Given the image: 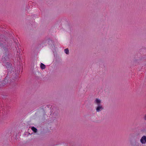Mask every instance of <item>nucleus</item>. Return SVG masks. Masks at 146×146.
I'll return each instance as SVG.
<instances>
[{
  "instance_id": "f257e3e1",
  "label": "nucleus",
  "mask_w": 146,
  "mask_h": 146,
  "mask_svg": "<svg viewBox=\"0 0 146 146\" xmlns=\"http://www.w3.org/2000/svg\"><path fill=\"white\" fill-rule=\"evenodd\" d=\"M141 142L142 143H145L146 142V136H143L140 140Z\"/></svg>"
},
{
  "instance_id": "f03ea898",
  "label": "nucleus",
  "mask_w": 146,
  "mask_h": 146,
  "mask_svg": "<svg viewBox=\"0 0 146 146\" xmlns=\"http://www.w3.org/2000/svg\"><path fill=\"white\" fill-rule=\"evenodd\" d=\"M40 67L42 69H44L46 67L44 64L42 63H41L40 64Z\"/></svg>"
},
{
  "instance_id": "7ed1b4c3",
  "label": "nucleus",
  "mask_w": 146,
  "mask_h": 146,
  "mask_svg": "<svg viewBox=\"0 0 146 146\" xmlns=\"http://www.w3.org/2000/svg\"><path fill=\"white\" fill-rule=\"evenodd\" d=\"M102 108L101 106H98L96 108V111H97L99 112V111L101 109H102Z\"/></svg>"
},
{
  "instance_id": "20e7f679",
  "label": "nucleus",
  "mask_w": 146,
  "mask_h": 146,
  "mask_svg": "<svg viewBox=\"0 0 146 146\" xmlns=\"http://www.w3.org/2000/svg\"><path fill=\"white\" fill-rule=\"evenodd\" d=\"M31 129L35 132H36L37 131V129L34 127H32Z\"/></svg>"
},
{
  "instance_id": "39448f33",
  "label": "nucleus",
  "mask_w": 146,
  "mask_h": 146,
  "mask_svg": "<svg viewBox=\"0 0 146 146\" xmlns=\"http://www.w3.org/2000/svg\"><path fill=\"white\" fill-rule=\"evenodd\" d=\"M95 101L96 103L98 105H99V104L100 102V100L98 99H96Z\"/></svg>"
},
{
  "instance_id": "423d86ee",
  "label": "nucleus",
  "mask_w": 146,
  "mask_h": 146,
  "mask_svg": "<svg viewBox=\"0 0 146 146\" xmlns=\"http://www.w3.org/2000/svg\"><path fill=\"white\" fill-rule=\"evenodd\" d=\"M65 52L67 54H68L69 53V50L68 48H66L64 49Z\"/></svg>"
},
{
  "instance_id": "0eeeda50",
  "label": "nucleus",
  "mask_w": 146,
  "mask_h": 146,
  "mask_svg": "<svg viewBox=\"0 0 146 146\" xmlns=\"http://www.w3.org/2000/svg\"><path fill=\"white\" fill-rule=\"evenodd\" d=\"M144 119L145 120H146V114L145 115V117H144Z\"/></svg>"
}]
</instances>
